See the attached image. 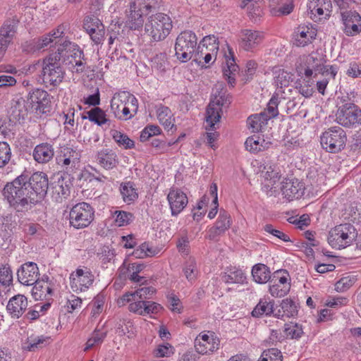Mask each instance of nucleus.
<instances>
[{
    "instance_id": "nucleus-1",
    "label": "nucleus",
    "mask_w": 361,
    "mask_h": 361,
    "mask_svg": "<svg viewBox=\"0 0 361 361\" xmlns=\"http://www.w3.org/2000/svg\"><path fill=\"white\" fill-rule=\"evenodd\" d=\"M27 182V174L22 173L4 188L3 195L10 206L18 212L27 210L37 204Z\"/></svg>"
},
{
    "instance_id": "nucleus-2",
    "label": "nucleus",
    "mask_w": 361,
    "mask_h": 361,
    "mask_svg": "<svg viewBox=\"0 0 361 361\" xmlns=\"http://www.w3.org/2000/svg\"><path fill=\"white\" fill-rule=\"evenodd\" d=\"M52 54L57 55L59 61L62 60L73 72L80 73L85 71L86 61L84 53L75 43L64 40L59 44L56 51Z\"/></svg>"
},
{
    "instance_id": "nucleus-3",
    "label": "nucleus",
    "mask_w": 361,
    "mask_h": 361,
    "mask_svg": "<svg viewBox=\"0 0 361 361\" xmlns=\"http://www.w3.org/2000/svg\"><path fill=\"white\" fill-rule=\"evenodd\" d=\"M172 29V21L169 16L158 13L150 16L145 25V33L152 41L164 39Z\"/></svg>"
},
{
    "instance_id": "nucleus-4",
    "label": "nucleus",
    "mask_w": 361,
    "mask_h": 361,
    "mask_svg": "<svg viewBox=\"0 0 361 361\" xmlns=\"http://www.w3.org/2000/svg\"><path fill=\"white\" fill-rule=\"evenodd\" d=\"M197 47V37L190 30L181 32L177 37L175 44V55L182 63L195 58Z\"/></svg>"
},
{
    "instance_id": "nucleus-5",
    "label": "nucleus",
    "mask_w": 361,
    "mask_h": 361,
    "mask_svg": "<svg viewBox=\"0 0 361 361\" xmlns=\"http://www.w3.org/2000/svg\"><path fill=\"white\" fill-rule=\"evenodd\" d=\"M357 232L355 226L350 224H343L331 229L328 235V243L336 249L349 246L357 238Z\"/></svg>"
},
{
    "instance_id": "nucleus-6",
    "label": "nucleus",
    "mask_w": 361,
    "mask_h": 361,
    "mask_svg": "<svg viewBox=\"0 0 361 361\" xmlns=\"http://www.w3.org/2000/svg\"><path fill=\"white\" fill-rule=\"evenodd\" d=\"M346 133L339 126L328 128L320 137L322 148L330 153H338L342 151L346 145Z\"/></svg>"
},
{
    "instance_id": "nucleus-7",
    "label": "nucleus",
    "mask_w": 361,
    "mask_h": 361,
    "mask_svg": "<svg viewBox=\"0 0 361 361\" xmlns=\"http://www.w3.org/2000/svg\"><path fill=\"white\" fill-rule=\"evenodd\" d=\"M94 219V208L89 203L85 202L75 204L69 212V224L75 229L88 227Z\"/></svg>"
},
{
    "instance_id": "nucleus-8",
    "label": "nucleus",
    "mask_w": 361,
    "mask_h": 361,
    "mask_svg": "<svg viewBox=\"0 0 361 361\" xmlns=\"http://www.w3.org/2000/svg\"><path fill=\"white\" fill-rule=\"evenodd\" d=\"M57 55L51 54L44 59L42 70V81L44 84L56 86L59 85L64 77V71L61 66Z\"/></svg>"
},
{
    "instance_id": "nucleus-9",
    "label": "nucleus",
    "mask_w": 361,
    "mask_h": 361,
    "mask_svg": "<svg viewBox=\"0 0 361 361\" xmlns=\"http://www.w3.org/2000/svg\"><path fill=\"white\" fill-rule=\"evenodd\" d=\"M231 103V96L225 92H219L209 104L206 111V122L212 129L215 123L221 118L222 107H228Z\"/></svg>"
},
{
    "instance_id": "nucleus-10",
    "label": "nucleus",
    "mask_w": 361,
    "mask_h": 361,
    "mask_svg": "<svg viewBox=\"0 0 361 361\" xmlns=\"http://www.w3.org/2000/svg\"><path fill=\"white\" fill-rule=\"evenodd\" d=\"M361 110L354 103L348 102L338 108L336 121L345 128H353L358 123Z\"/></svg>"
},
{
    "instance_id": "nucleus-11",
    "label": "nucleus",
    "mask_w": 361,
    "mask_h": 361,
    "mask_svg": "<svg viewBox=\"0 0 361 361\" xmlns=\"http://www.w3.org/2000/svg\"><path fill=\"white\" fill-rule=\"evenodd\" d=\"M18 20L16 18L6 20L0 27V62L4 58L8 46L13 43L17 32Z\"/></svg>"
},
{
    "instance_id": "nucleus-12",
    "label": "nucleus",
    "mask_w": 361,
    "mask_h": 361,
    "mask_svg": "<svg viewBox=\"0 0 361 361\" xmlns=\"http://www.w3.org/2000/svg\"><path fill=\"white\" fill-rule=\"evenodd\" d=\"M27 101L32 105V109L35 114L42 116L51 111V99L48 92L42 89H36L30 92Z\"/></svg>"
},
{
    "instance_id": "nucleus-13",
    "label": "nucleus",
    "mask_w": 361,
    "mask_h": 361,
    "mask_svg": "<svg viewBox=\"0 0 361 361\" xmlns=\"http://www.w3.org/2000/svg\"><path fill=\"white\" fill-rule=\"evenodd\" d=\"M27 182L37 203L42 201L49 188L47 175L43 172H35L29 177L27 174Z\"/></svg>"
},
{
    "instance_id": "nucleus-14",
    "label": "nucleus",
    "mask_w": 361,
    "mask_h": 361,
    "mask_svg": "<svg viewBox=\"0 0 361 361\" xmlns=\"http://www.w3.org/2000/svg\"><path fill=\"white\" fill-rule=\"evenodd\" d=\"M83 28L96 44H102L104 39L105 28L102 21L94 15L84 18Z\"/></svg>"
},
{
    "instance_id": "nucleus-15",
    "label": "nucleus",
    "mask_w": 361,
    "mask_h": 361,
    "mask_svg": "<svg viewBox=\"0 0 361 361\" xmlns=\"http://www.w3.org/2000/svg\"><path fill=\"white\" fill-rule=\"evenodd\" d=\"M307 6L311 14L310 18L314 21L327 20L331 15V0H310Z\"/></svg>"
},
{
    "instance_id": "nucleus-16",
    "label": "nucleus",
    "mask_w": 361,
    "mask_h": 361,
    "mask_svg": "<svg viewBox=\"0 0 361 361\" xmlns=\"http://www.w3.org/2000/svg\"><path fill=\"white\" fill-rule=\"evenodd\" d=\"M232 224L231 215L224 209H220L215 224L208 231L207 238L214 241H218L219 237L228 231Z\"/></svg>"
},
{
    "instance_id": "nucleus-17",
    "label": "nucleus",
    "mask_w": 361,
    "mask_h": 361,
    "mask_svg": "<svg viewBox=\"0 0 361 361\" xmlns=\"http://www.w3.org/2000/svg\"><path fill=\"white\" fill-rule=\"evenodd\" d=\"M239 37L240 47L247 51H253L264 39L262 32L249 29L241 30Z\"/></svg>"
},
{
    "instance_id": "nucleus-18",
    "label": "nucleus",
    "mask_w": 361,
    "mask_h": 361,
    "mask_svg": "<svg viewBox=\"0 0 361 361\" xmlns=\"http://www.w3.org/2000/svg\"><path fill=\"white\" fill-rule=\"evenodd\" d=\"M343 31L348 36H355L361 32V16L355 11L341 12Z\"/></svg>"
},
{
    "instance_id": "nucleus-19",
    "label": "nucleus",
    "mask_w": 361,
    "mask_h": 361,
    "mask_svg": "<svg viewBox=\"0 0 361 361\" xmlns=\"http://www.w3.org/2000/svg\"><path fill=\"white\" fill-rule=\"evenodd\" d=\"M28 108L23 97L16 95L11 101L8 111L10 121L23 122L27 116Z\"/></svg>"
},
{
    "instance_id": "nucleus-20",
    "label": "nucleus",
    "mask_w": 361,
    "mask_h": 361,
    "mask_svg": "<svg viewBox=\"0 0 361 361\" xmlns=\"http://www.w3.org/2000/svg\"><path fill=\"white\" fill-rule=\"evenodd\" d=\"M305 183L297 178L286 179L283 182L281 192L283 197L288 201L299 199L305 192Z\"/></svg>"
},
{
    "instance_id": "nucleus-21",
    "label": "nucleus",
    "mask_w": 361,
    "mask_h": 361,
    "mask_svg": "<svg viewBox=\"0 0 361 361\" xmlns=\"http://www.w3.org/2000/svg\"><path fill=\"white\" fill-rule=\"evenodd\" d=\"M167 200L172 216L180 214L188 203V199L185 192L178 188H171L167 195Z\"/></svg>"
},
{
    "instance_id": "nucleus-22",
    "label": "nucleus",
    "mask_w": 361,
    "mask_h": 361,
    "mask_svg": "<svg viewBox=\"0 0 361 361\" xmlns=\"http://www.w3.org/2000/svg\"><path fill=\"white\" fill-rule=\"evenodd\" d=\"M317 31L309 25H300L293 32V44L304 47L311 44L316 38Z\"/></svg>"
},
{
    "instance_id": "nucleus-23",
    "label": "nucleus",
    "mask_w": 361,
    "mask_h": 361,
    "mask_svg": "<svg viewBox=\"0 0 361 361\" xmlns=\"http://www.w3.org/2000/svg\"><path fill=\"white\" fill-rule=\"evenodd\" d=\"M219 338L210 337L207 334L199 335L195 340L196 352L201 355L209 354L219 349Z\"/></svg>"
},
{
    "instance_id": "nucleus-24",
    "label": "nucleus",
    "mask_w": 361,
    "mask_h": 361,
    "mask_svg": "<svg viewBox=\"0 0 361 361\" xmlns=\"http://www.w3.org/2000/svg\"><path fill=\"white\" fill-rule=\"evenodd\" d=\"M71 286L73 291H85L94 280L92 272H71L70 276Z\"/></svg>"
},
{
    "instance_id": "nucleus-25",
    "label": "nucleus",
    "mask_w": 361,
    "mask_h": 361,
    "mask_svg": "<svg viewBox=\"0 0 361 361\" xmlns=\"http://www.w3.org/2000/svg\"><path fill=\"white\" fill-rule=\"evenodd\" d=\"M27 307V298L21 294H18L10 298L6 310L13 318L18 319L25 312Z\"/></svg>"
},
{
    "instance_id": "nucleus-26",
    "label": "nucleus",
    "mask_w": 361,
    "mask_h": 361,
    "mask_svg": "<svg viewBox=\"0 0 361 361\" xmlns=\"http://www.w3.org/2000/svg\"><path fill=\"white\" fill-rule=\"evenodd\" d=\"M54 156V146L48 142L37 145L32 152L34 160L38 164H47Z\"/></svg>"
},
{
    "instance_id": "nucleus-27",
    "label": "nucleus",
    "mask_w": 361,
    "mask_h": 361,
    "mask_svg": "<svg viewBox=\"0 0 361 361\" xmlns=\"http://www.w3.org/2000/svg\"><path fill=\"white\" fill-rule=\"evenodd\" d=\"M96 159L98 164L106 170L116 168L119 163L116 153L111 149H103L98 152Z\"/></svg>"
},
{
    "instance_id": "nucleus-28",
    "label": "nucleus",
    "mask_w": 361,
    "mask_h": 361,
    "mask_svg": "<svg viewBox=\"0 0 361 361\" xmlns=\"http://www.w3.org/2000/svg\"><path fill=\"white\" fill-rule=\"evenodd\" d=\"M144 10L140 6L137 9L136 3L131 2L130 4L129 11H127V20L126 24L130 30H138L142 27L144 23L142 17Z\"/></svg>"
},
{
    "instance_id": "nucleus-29",
    "label": "nucleus",
    "mask_w": 361,
    "mask_h": 361,
    "mask_svg": "<svg viewBox=\"0 0 361 361\" xmlns=\"http://www.w3.org/2000/svg\"><path fill=\"white\" fill-rule=\"evenodd\" d=\"M280 307L282 311L278 310L274 314V317L278 319H283V317H296L298 314L300 305L294 299L289 298L282 300Z\"/></svg>"
},
{
    "instance_id": "nucleus-30",
    "label": "nucleus",
    "mask_w": 361,
    "mask_h": 361,
    "mask_svg": "<svg viewBox=\"0 0 361 361\" xmlns=\"http://www.w3.org/2000/svg\"><path fill=\"white\" fill-rule=\"evenodd\" d=\"M82 119H88L90 121L94 123L99 126L111 124V120L107 118L106 112L99 107H93L89 111L83 113Z\"/></svg>"
},
{
    "instance_id": "nucleus-31",
    "label": "nucleus",
    "mask_w": 361,
    "mask_h": 361,
    "mask_svg": "<svg viewBox=\"0 0 361 361\" xmlns=\"http://www.w3.org/2000/svg\"><path fill=\"white\" fill-rule=\"evenodd\" d=\"M274 301L269 298H261L251 312L253 317L259 318L262 315L274 316Z\"/></svg>"
},
{
    "instance_id": "nucleus-32",
    "label": "nucleus",
    "mask_w": 361,
    "mask_h": 361,
    "mask_svg": "<svg viewBox=\"0 0 361 361\" xmlns=\"http://www.w3.org/2000/svg\"><path fill=\"white\" fill-rule=\"evenodd\" d=\"M228 54H226V67H224V76L231 87H234L235 79V73L238 71V66L235 63L234 54L231 49H228Z\"/></svg>"
},
{
    "instance_id": "nucleus-33",
    "label": "nucleus",
    "mask_w": 361,
    "mask_h": 361,
    "mask_svg": "<svg viewBox=\"0 0 361 361\" xmlns=\"http://www.w3.org/2000/svg\"><path fill=\"white\" fill-rule=\"evenodd\" d=\"M70 185L62 176L52 184L53 195H56L55 198L57 202H62L63 199H66L70 195Z\"/></svg>"
},
{
    "instance_id": "nucleus-34",
    "label": "nucleus",
    "mask_w": 361,
    "mask_h": 361,
    "mask_svg": "<svg viewBox=\"0 0 361 361\" xmlns=\"http://www.w3.org/2000/svg\"><path fill=\"white\" fill-rule=\"evenodd\" d=\"M53 293V287L42 284L40 281H37L32 289V295L35 300H49L52 297Z\"/></svg>"
},
{
    "instance_id": "nucleus-35",
    "label": "nucleus",
    "mask_w": 361,
    "mask_h": 361,
    "mask_svg": "<svg viewBox=\"0 0 361 361\" xmlns=\"http://www.w3.org/2000/svg\"><path fill=\"white\" fill-rule=\"evenodd\" d=\"M50 337L45 336H36L34 334L27 337L23 343L22 348L24 350L35 352L37 349L42 348L45 346L44 343L49 340Z\"/></svg>"
},
{
    "instance_id": "nucleus-36",
    "label": "nucleus",
    "mask_w": 361,
    "mask_h": 361,
    "mask_svg": "<svg viewBox=\"0 0 361 361\" xmlns=\"http://www.w3.org/2000/svg\"><path fill=\"white\" fill-rule=\"evenodd\" d=\"M271 145V142H266L255 135L247 138L245 142L246 149L254 154L268 149Z\"/></svg>"
},
{
    "instance_id": "nucleus-37",
    "label": "nucleus",
    "mask_w": 361,
    "mask_h": 361,
    "mask_svg": "<svg viewBox=\"0 0 361 361\" xmlns=\"http://www.w3.org/2000/svg\"><path fill=\"white\" fill-rule=\"evenodd\" d=\"M119 190L125 202L131 203L138 197L135 184L132 181L121 183Z\"/></svg>"
},
{
    "instance_id": "nucleus-38",
    "label": "nucleus",
    "mask_w": 361,
    "mask_h": 361,
    "mask_svg": "<svg viewBox=\"0 0 361 361\" xmlns=\"http://www.w3.org/2000/svg\"><path fill=\"white\" fill-rule=\"evenodd\" d=\"M128 95V92H121L116 93L112 97L110 106L116 118H121V110L123 109V106L126 105V97H129Z\"/></svg>"
},
{
    "instance_id": "nucleus-39",
    "label": "nucleus",
    "mask_w": 361,
    "mask_h": 361,
    "mask_svg": "<svg viewBox=\"0 0 361 361\" xmlns=\"http://www.w3.org/2000/svg\"><path fill=\"white\" fill-rule=\"evenodd\" d=\"M268 116L266 113L252 115L248 117L247 124L252 132H259L267 124Z\"/></svg>"
},
{
    "instance_id": "nucleus-40",
    "label": "nucleus",
    "mask_w": 361,
    "mask_h": 361,
    "mask_svg": "<svg viewBox=\"0 0 361 361\" xmlns=\"http://www.w3.org/2000/svg\"><path fill=\"white\" fill-rule=\"evenodd\" d=\"M157 118L159 123L165 129L171 130L174 127L171 109L165 106H161L157 109Z\"/></svg>"
},
{
    "instance_id": "nucleus-41",
    "label": "nucleus",
    "mask_w": 361,
    "mask_h": 361,
    "mask_svg": "<svg viewBox=\"0 0 361 361\" xmlns=\"http://www.w3.org/2000/svg\"><path fill=\"white\" fill-rule=\"evenodd\" d=\"M305 63L306 66V68H305V76L307 78L311 77L314 71L315 73L314 78H315L317 75V72L322 64L321 59L314 54H309L306 56Z\"/></svg>"
},
{
    "instance_id": "nucleus-42",
    "label": "nucleus",
    "mask_w": 361,
    "mask_h": 361,
    "mask_svg": "<svg viewBox=\"0 0 361 361\" xmlns=\"http://www.w3.org/2000/svg\"><path fill=\"white\" fill-rule=\"evenodd\" d=\"M112 137L119 146H122L126 149H133L135 147L134 141L130 139L127 135L120 131L114 130Z\"/></svg>"
},
{
    "instance_id": "nucleus-43",
    "label": "nucleus",
    "mask_w": 361,
    "mask_h": 361,
    "mask_svg": "<svg viewBox=\"0 0 361 361\" xmlns=\"http://www.w3.org/2000/svg\"><path fill=\"white\" fill-rule=\"evenodd\" d=\"M284 331L287 337L290 339L298 340L304 334L302 325L298 323H295L293 326L286 324L284 326Z\"/></svg>"
},
{
    "instance_id": "nucleus-44",
    "label": "nucleus",
    "mask_w": 361,
    "mask_h": 361,
    "mask_svg": "<svg viewBox=\"0 0 361 361\" xmlns=\"http://www.w3.org/2000/svg\"><path fill=\"white\" fill-rule=\"evenodd\" d=\"M283 355L280 350L277 348H269L264 350L260 358L257 361H282Z\"/></svg>"
},
{
    "instance_id": "nucleus-45",
    "label": "nucleus",
    "mask_w": 361,
    "mask_h": 361,
    "mask_svg": "<svg viewBox=\"0 0 361 361\" xmlns=\"http://www.w3.org/2000/svg\"><path fill=\"white\" fill-rule=\"evenodd\" d=\"M244 272H224L221 276L223 281L227 283H243L246 281Z\"/></svg>"
},
{
    "instance_id": "nucleus-46",
    "label": "nucleus",
    "mask_w": 361,
    "mask_h": 361,
    "mask_svg": "<svg viewBox=\"0 0 361 361\" xmlns=\"http://www.w3.org/2000/svg\"><path fill=\"white\" fill-rule=\"evenodd\" d=\"M12 157L11 149L6 142H0V168L4 167Z\"/></svg>"
},
{
    "instance_id": "nucleus-47",
    "label": "nucleus",
    "mask_w": 361,
    "mask_h": 361,
    "mask_svg": "<svg viewBox=\"0 0 361 361\" xmlns=\"http://www.w3.org/2000/svg\"><path fill=\"white\" fill-rule=\"evenodd\" d=\"M167 65V56L165 53H159L152 59V67L157 71L164 72Z\"/></svg>"
},
{
    "instance_id": "nucleus-48",
    "label": "nucleus",
    "mask_w": 361,
    "mask_h": 361,
    "mask_svg": "<svg viewBox=\"0 0 361 361\" xmlns=\"http://www.w3.org/2000/svg\"><path fill=\"white\" fill-rule=\"evenodd\" d=\"M18 281L25 286L34 285L37 281L39 272H16Z\"/></svg>"
},
{
    "instance_id": "nucleus-49",
    "label": "nucleus",
    "mask_w": 361,
    "mask_h": 361,
    "mask_svg": "<svg viewBox=\"0 0 361 361\" xmlns=\"http://www.w3.org/2000/svg\"><path fill=\"white\" fill-rule=\"evenodd\" d=\"M161 132V128L156 125H147L142 131L140 136L141 142H146L150 137L160 135Z\"/></svg>"
},
{
    "instance_id": "nucleus-50",
    "label": "nucleus",
    "mask_w": 361,
    "mask_h": 361,
    "mask_svg": "<svg viewBox=\"0 0 361 361\" xmlns=\"http://www.w3.org/2000/svg\"><path fill=\"white\" fill-rule=\"evenodd\" d=\"M175 349L173 345L169 343L160 344L154 350V355L156 357H170L174 353Z\"/></svg>"
},
{
    "instance_id": "nucleus-51",
    "label": "nucleus",
    "mask_w": 361,
    "mask_h": 361,
    "mask_svg": "<svg viewBox=\"0 0 361 361\" xmlns=\"http://www.w3.org/2000/svg\"><path fill=\"white\" fill-rule=\"evenodd\" d=\"M264 177L267 180H269L273 184L279 181L281 177L280 170L276 165H270L264 166Z\"/></svg>"
},
{
    "instance_id": "nucleus-52",
    "label": "nucleus",
    "mask_w": 361,
    "mask_h": 361,
    "mask_svg": "<svg viewBox=\"0 0 361 361\" xmlns=\"http://www.w3.org/2000/svg\"><path fill=\"white\" fill-rule=\"evenodd\" d=\"M68 28L67 24H61L57 27V28L49 34L51 35V37L54 39V44L59 46L61 43H62L64 40H67L64 38V32Z\"/></svg>"
},
{
    "instance_id": "nucleus-53",
    "label": "nucleus",
    "mask_w": 361,
    "mask_h": 361,
    "mask_svg": "<svg viewBox=\"0 0 361 361\" xmlns=\"http://www.w3.org/2000/svg\"><path fill=\"white\" fill-rule=\"evenodd\" d=\"M290 284H286L283 286L280 284L275 283L270 286L269 292L274 297L282 298L290 291Z\"/></svg>"
},
{
    "instance_id": "nucleus-54",
    "label": "nucleus",
    "mask_w": 361,
    "mask_h": 361,
    "mask_svg": "<svg viewBox=\"0 0 361 361\" xmlns=\"http://www.w3.org/2000/svg\"><path fill=\"white\" fill-rule=\"evenodd\" d=\"M105 302V296L102 293L97 294L92 300V314L93 316L100 314L103 310Z\"/></svg>"
},
{
    "instance_id": "nucleus-55",
    "label": "nucleus",
    "mask_w": 361,
    "mask_h": 361,
    "mask_svg": "<svg viewBox=\"0 0 361 361\" xmlns=\"http://www.w3.org/2000/svg\"><path fill=\"white\" fill-rule=\"evenodd\" d=\"M355 282L353 277H343L335 284V290L337 292H344L349 289Z\"/></svg>"
},
{
    "instance_id": "nucleus-56",
    "label": "nucleus",
    "mask_w": 361,
    "mask_h": 361,
    "mask_svg": "<svg viewBox=\"0 0 361 361\" xmlns=\"http://www.w3.org/2000/svg\"><path fill=\"white\" fill-rule=\"evenodd\" d=\"M162 0H140V6L147 13H149L159 8Z\"/></svg>"
},
{
    "instance_id": "nucleus-57",
    "label": "nucleus",
    "mask_w": 361,
    "mask_h": 361,
    "mask_svg": "<svg viewBox=\"0 0 361 361\" xmlns=\"http://www.w3.org/2000/svg\"><path fill=\"white\" fill-rule=\"evenodd\" d=\"M56 161L57 164L61 166L63 170L67 171V172L73 171V169L75 168L78 164V163L74 162L73 160L67 159L61 154L56 157Z\"/></svg>"
},
{
    "instance_id": "nucleus-58",
    "label": "nucleus",
    "mask_w": 361,
    "mask_h": 361,
    "mask_svg": "<svg viewBox=\"0 0 361 361\" xmlns=\"http://www.w3.org/2000/svg\"><path fill=\"white\" fill-rule=\"evenodd\" d=\"M35 43L36 44L35 47L40 50L47 47L49 45L51 46L52 43H54V39H53L51 35L46 34L38 39H34Z\"/></svg>"
},
{
    "instance_id": "nucleus-59",
    "label": "nucleus",
    "mask_w": 361,
    "mask_h": 361,
    "mask_svg": "<svg viewBox=\"0 0 361 361\" xmlns=\"http://www.w3.org/2000/svg\"><path fill=\"white\" fill-rule=\"evenodd\" d=\"M264 230L272 235L282 240L284 242H290V239L288 235L281 231L275 229L271 224H267L264 226Z\"/></svg>"
},
{
    "instance_id": "nucleus-60",
    "label": "nucleus",
    "mask_w": 361,
    "mask_h": 361,
    "mask_svg": "<svg viewBox=\"0 0 361 361\" xmlns=\"http://www.w3.org/2000/svg\"><path fill=\"white\" fill-rule=\"evenodd\" d=\"M115 214H116L115 221L118 226L128 224L133 217L131 213L124 211H116Z\"/></svg>"
},
{
    "instance_id": "nucleus-61",
    "label": "nucleus",
    "mask_w": 361,
    "mask_h": 361,
    "mask_svg": "<svg viewBox=\"0 0 361 361\" xmlns=\"http://www.w3.org/2000/svg\"><path fill=\"white\" fill-rule=\"evenodd\" d=\"M61 155L66 157L67 159L73 160L75 163H79L80 154L71 147H65L61 150Z\"/></svg>"
},
{
    "instance_id": "nucleus-62",
    "label": "nucleus",
    "mask_w": 361,
    "mask_h": 361,
    "mask_svg": "<svg viewBox=\"0 0 361 361\" xmlns=\"http://www.w3.org/2000/svg\"><path fill=\"white\" fill-rule=\"evenodd\" d=\"M152 254L151 248L149 247L146 243L141 244L137 249H135L133 255L136 258H144L147 256H150Z\"/></svg>"
},
{
    "instance_id": "nucleus-63",
    "label": "nucleus",
    "mask_w": 361,
    "mask_h": 361,
    "mask_svg": "<svg viewBox=\"0 0 361 361\" xmlns=\"http://www.w3.org/2000/svg\"><path fill=\"white\" fill-rule=\"evenodd\" d=\"M338 71V68L336 66H325L321 64L317 72L323 75L330 76L334 79Z\"/></svg>"
},
{
    "instance_id": "nucleus-64",
    "label": "nucleus",
    "mask_w": 361,
    "mask_h": 361,
    "mask_svg": "<svg viewBox=\"0 0 361 361\" xmlns=\"http://www.w3.org/2000/svg\"><path fill=\"white\" fill-rule=\"evenodd\" d=\"M156 289L152 286L143 287L135 290V295L137 299L143 300L149 298V295H153Z\"/></svg>"
}]
</instances>
